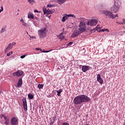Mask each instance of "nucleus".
<instances>
[{
	"mask_svg": "<svg viewBox=\"0 0 125 125\" xmlns=\"http://www.w3.org/2000/svg\"><path fill=\"white\" fill-rule=\"evenodd\" d=\"M90 98L85 95H80L76 97L74 100L73 103L75 105H79V104H82V103H84V102H88L90 101Z\"/></svg>",
	"mask_w": 125,
	"mask_h": 125,
	"instance_id": "obj_1",
	"label": "nucleus"
},
{
	"mask_svg": "<svg viewBox=\"0 0 125 125\" xmlns=\"http://www.w3.org/2000/svg\"><path fill=\"white\" fill-rule=\"evenodd\" d=\"M47 28L46 27L41 28L38 31V36L40 39H44L47 35Z\"/></svg>",
	"mask_w": 125,
	"mask_h": 125,
	"instance_id": "obj_2",
	"label": "nucleus"
},
{
	"mask_svg": "<svg viewBox=\"0 0 125 125\" xmlns=\"http://www.w3.org/2000/svg\"><path fill=\"white\" fill-rule=\"evenodd\" d=\"M79 28L78 30H79L81 33H83V32H85L86 30V26H85V22L84 21H81L79 24L78 25Z\"/></svg>",
	"mask_w": 125,
	"mask_h": 125,
	"instance_id": "obj_3",
	"label": "nucleus"
},
{
	"mask_svg": "<svg viewBox=\"0 0 125 125\" xmlns=\"http://www.w3.org/2000/svg\"><path fill=\"white\" fill-rule=\"evenodd\" d=\"M101 14H104V15L111 18V19H114V14L110 11L102 10L101 11Z\"/></svg>",
	"mask_w": 125,
	"mask_h": 125,
	"instance_id": "obj_4",
	"label": "nucleus"
},
{
	"mask_svg": "<svg viewBox=\"0 0 125 125\" xmlns=\"http://www.w3.org/2000/svg\"><path fill=\"white\" fill-rule=\"evenodd\" d=\"M119 10H120V7L116 6V5L113 4L110 8V11L113 13H117Z\"/></svg>",
	"mask_w": 125,
	"mask_h": 125,
	"instance_id": "obj_5",
	"label": "nucleus"
},
{
	"mask_svg": "<svg viewBox=\"0 0 125 125\" xmlns=\"http://www.w3.org/2000/svg\"><path fill=\"white\" fill-rule=\"evenodd\" d=\"M18 118L17 117H14L11 119V125H18Z\"/></svg>",
	"mask_w": 125,
	"mask_h": 125,
	"instance_id": "obj_6",
	"label": "nucleus"
},
{
	"mask_svg": "<svg viewBox=\"0 0 125 125\" xmlns=\"http://www.w3.org/2000/svg\"><path fill=\"white\" fill-rule=\"evenodd\" d=\"M98 21L96 20H91V21H89L87 22V25L88 26H94V25H96L98 23Z\"/></svg>",
	"mask_w": 125,
	"mask_h": 125,
	"instance_id": "obj_7",
	"label": "nucleus"
},
{
	"mask_svg": "<svg viewBox=\"0 0 125 125\" xmlns=\"http://www.w3.org/2000/svg\"><path fill=\"white\" fill-rule=\"evenodd\" d=\"M82 33L79 30V29L75 30L71 35V38H76L79 35H81Z\"/></svg>",
	"mask_w": 125,
	"mask_h": 125,
	"instance_id": "obj_8",
	"label": "nucleus"
},
{
	"mask_svg": "<svg viewBox=\"0 0 125 125\" xmlns=\"http://www.w3.org/2000/svg\"><path fill=\"white\" fill-rule=\"evenodd\" d=\"M23 75V71L21 70H18L13 73V76L14 77H21Z\"/></svg>",
	"mask_w": 125,
	"mask_h": 125,
	"instance_id": "obj_9",
	"label": "nucleus"
},
{
	"mask_svg": "<svg viewBox=\"0 0 125 125\" xmlns=\"http://www.w3.org/2000/svg\"><path fill=\"white\" fill-rule=\"evenodd\" d=\"M82 66V70L83 73H85L89 70V66L88 65H81Z\"/></svg>",
	"mask_w": 125,
	"mask_h": 125,
	"instance_id": "obj_10",
	"label": "nucleus"
},
{
	"mask_svg": "<svg viewBox=\"0 0 125 125\" xmlns=\"http://www.w3.org/2000/svg\"><path fill=\"white\" fill-rule=\"evenodd\" d=\"M97 82L100 83L101 84H102V83H103V79L101 78V75H100V74H98L97 76Z\"/></svg>",
	"mask_w": 125,
	"mask_h": 125,
	"instance_id": "obj_11",
	"label": "nucleus"
},
{
	"mask_svg": "<svg viewBox=\"0 0 125 125\" xmlns=\"http://www.w3.org/2000/svg\"><path fill=\"white\" fill-rule=\"evenodd\" d=\"M122 3V1L121 0H114V3L113 5L118 6V7H121V4Z\"/></svg>",
	"mask_w": 125,
	"mask_h": 125,
	"instance_id": "obj_12",
	"label": "nucleus"
},
{
	"mask_svg": "<svg viewBox=\"0 0 125 125\" xmlns=\"http://www.w3.org/2000/svg\"><path fill=\"white\" fill-rule=\"evenodd\" d=\"M68 18H69V16L68 15H63V16L62 17V22H65V21H66V20H68Z\"/></svg>",
	"mask_w": 125,
	"mask_h": 125,
	"instance_id": "obj_13",
	"label": "nucleus"
},
{
	"mask_svg": "<svg viewBox=\"0 0 125 125\" xmlns=\"http://www.w3.org/2000/svg\"><path fill=\"white\" fill-rule=\"evenodd\" d=\"M22 84H23V82L22 81V78H20L17 83L18 87H20V86H21Z\"/></svg>",
	"mask_w": 125,
	"mask_h": 125,
	"instance_id": "obj_14",
	"label": "nucleus"
},
{
	"mask_svg": "<svg viewBox=\"0 0 125 125\" xmlns=\"http://www.w3.org/2000/svg\"><path fill=\"white\" fill-rule=\"evenodd\" d=\"M13 47V45L12 44L10 43L7 47L5 49V53H6V52H7V51H8V50H10V49H11V48H12Z\"/></svg>",
	"mask_w": 125,
	"mask_h": 125,
	"instance_id": "obj_15",
	"label": "nucleus"
},
{
	"mask_svg": "<svg viewBox=\"0 0 125 125\" xmlns=\"http://www.w3.org/2000/svg\"><path fill=\"white\" fill-rule=\"evenodd\" d=\"M67 1V0H56V2L57 3H58L59 4H63L64 2H66Z\"/></svg>",
	"mask_w": 125,
	"mask_h": 125,
	"instance_id": "obj_16",
	"label": "nucleus"
},
{
	"mask_svg": "<svg viewBox=\"0 0 125 125\" xmlns=\"http://www.w3.org/2000/svg\"><path fill=\"white\" fill-rule=\"evenodd\" d=\"M54 11H55V10L54 9L50 10L49 9H48L47 10L46 14H47L48 15L49 14H52V13H53L54 12Z\"/></svg>",
	"mask_w": 125,
	"mask_h": 125,
	"instance_id": "obj_17",
	"label": "nucleus"
},
{
	"mask_svg": "<svg viewBox=\"0 0 125 125\" xmlns=\"http://www.w3.org/2000/svg\"><path fill=\"white\" fill-rule=\"evenodd\" d=\"M28 18L34 19V15L32 13H28Z\"/></svg>",
	"mask_w": 125,
	"mask_h": 125,
	"instance_id": "obj_18",
	"label": "nucleus"
},
{
	"mask_svg": "<svg viewBox=\"0 0 125 125\" xmlns=\"http://www.w3.org/2000/svg\"><path fill=\"white\" fill-rule=\"evenodd\" d=\"M62 91L63 90L62 89H60L59 90H57L56 92L57 93V95H58V96H60V94H61Z\"/></svg>",
	"mask_w": 125,
	"mask_h": 125,
	"instance_id": "obj_19",
	"label": "nucleus"
},
{
	"mask_svg": "<svg viewBox=\"0 0 125 125\" xmlns=\"http://www.w3.org/2000/svg\"><path fill=\"white\" fill-rule=\"evenodd\" d=\"M28 1L30 4H31V5L36 3V1L34 0H28Z\"/></svg>",
	"mask_w": 125,
	"mask_h": 125,
	"instance_id": "obj_20",
	"label": "nucleus"
},
{
	"mask_svg": "<svg viewBox=\"0 0 125 125\" xmlns=\"http://www.w3.org/2000/svg\"><path fill=\"white\" fill-rule=\"evenodd\" d=\"M28 99L32 100L34 98V95L31 93L28 94Z\"/></svg>",
	"mask_w": 125,
	"mask_h": 125,
	"instance_id": "obj_21",
	"label": "nucleus"
},
{
	"mask_svg": "<svg viewBox=\"0 0 125 125\" xmlns=\"http://www.w3.org/2000/svg\"><path fill=\"white\" fill-rule=\"evenodd\" d=\"M23 107L24 111H28V105H27V104H23Z\"/></svg>",
	"mask_w": 125,
	"mask_h": 125,
	"instance_id": "obj_22",
	"label": "nucleus"
},
{
	"mask_svg": "<svg viewBox=\"0 0 125 125\" xmlns=\"http://www.w3.org/2000/svg\"><path fill=\"white\" fill-rule=\"evenodd\" d=\"M43 84H39L38 85V87L39 89H42L43 88Z\"/></svg>",
	"mask_w": 125,
	"mask_h": 125,
	"instance_id": "obj_23",
	"label": "nucleus"
},
{
	"mask_svg": "<svg viewBox=\"0 0 125 125\" xmlns=\"http://www.w3.org/2000/svg\"><path fill=\"white\" fill-rule=\"evenodd\" d=\"M22 101L23 104H27V100L26 99V98H23Z\"/></svg>",
	"mask_w": 125,
	"mask_h": 125,
	"instance_id": "obj_24",
	"label": "nucleus"
},
{
	"mask_svg": "<svg viewBox=\"0 0 125 125\" xmlns=\"http://www.w3.org/2000/svg\"><path fill=\"white\" fill-rule=\"evenodd\" d=\"M6 31V27H4L1 28L0 33H4Z\"/></svg>",
	"mask_w": 125,
	"mask_h": 125,
	"instance_id": "obj_25",
	"label": "nucleus"
},
{
	"mask_svg": "<svg viewBox=\"0 0 125 125\" xmlns=\"http://www.w3.org/2000/svg\"><path fill=\"white\" fill-rule=\"evenodd\" d=\"M53 122H54L55 123L57 121V118L56 117V115H55L52 118Z\"/></svg>",
	"mask_w": 125,
	"mask_h": 125,
	"instance_id": "obj_26",
	"label": "nucleus"
},
{
	"mask_svg": "<svg viewBox=\"0 0 125 125\" xmlns=\"http://www.w3.org/2000/svg\"><path fill=\"white\" fill-rule=\"evenodd\" d=\"M54 6H55V5H52V4H51L50 3L48 4L47 5V7L51 8V7H54Z\"/></svg>",
	"mask_w": 125,
	"mask_h": 125,
	"instance_id": "obj_27",
	"label": "nucleus"
},
{
	"mask_svg": "<svg viewBox=\"0 0 125 125\" xmlns=\"http://www.w3.org/2000/svg\"><path fill=\"white\" fill-rule=\"evenodd\" d=\"M43 14H46L47 13V10H46V8H43L42 9Z\"/></svg>",
	"mask_w": 125,
	"mask_h": 125,
	"instance_id": "obj_28",
	"label": "nucleus"
},
{
	"mask_svg": "<svg viewBox=\"0 0 125 125\" xmlns=\"http://www.w3.org/2000/svg\"><path fill=\"white\" fill-rule=\"evenodd\" d=\"M59 39H64V37L62 34H60L59 36Z\"/></svg>",
	"mask_w": 125,
	"mask_h": 125,
	"instance_id": "obj_29",
	"label": "nucleus"
},
{
	"mask_svg": "<svg viewBox=\"0 0 125 125\" xmlns=\"http://www.w3.org/2000/svg\"><path fill=\"white\" fill-rule=\"evenodd\" d=\"M0 13H1V12H2V11H3V6L1 5L0 6Z\"/></svg>",
	"mask_w": 125,
	"mask_h": 125,
	"instance_id": "obj_30",
	"label": "nucleus"
},
{
	"mask_svg": "<svg viewBox=\"0 0 125 125\" xmlns=\"http://www.w3.org/2000/svg\"><path fill=\"white\" fill-rule=\"evenodd\" d=\"M93 31H94V32H95V31H97V28H93V29H91L90 30L91 33H92V32H93Z\"/></svg>",
	"mask_w": 125,
	"mask_h": 125,
	"instance_id": "obj_31",
	"label": "nucleus"
},
{
	"mask_svg": "<svg viewBox=\"0 0 125 125\" xmlns=\"http://www.w3.org/2000/svg\"><path fill=\"white\" fill-rule=\"evenodd\" d=\"M62 125H70V124L67 122H63L62 123Z\"/></svg>",
	"mask_w": 125,
	"mask_h": 125,
	"instance_id": "obj_32",
	"label": "nucleus"
},
{
	"mask_svg": "<svg viewBox=\"0 0 125 125\" xmlns=\"http://www.w3.org/2000/svg\"><path fill=\"white\" fill-rule=\"evenodd\" d=\"M4 124L5 125H9V121H5Z\"/></svg>",
	"mask_w": 125,
	"mask_h": 125,
	"instance_id": "obj_33",
	"label": "nucleus"
},
{
	"mask_svg": "<svg viewBox=\"0 0 125 125\" xmlns=\"http://www.w3.org/2000/svg\"><path fill=\"white\" fill-rule=\"evenodd\" d=\"M68 17H74V18H76V17H75V15L72 14L68 15Z\"/></svg>",
	"mask_w": 125,
	"mask_h": 125,
	"instance_id": "obj_34",
	"label": "nucleus"
},
{
	"mask_svg": "<svg viewBox=\"0 0 125 125\" xmlns=\"http://www.w3.org/2000/svg\"><path fill=\"white\" fill-rule=\"evenodd\" d=\"M4 119L5 120V121H9V118H7L6 116L4 117Z\"/></svg>",
	"mask_w": 125,
	"mask_h": 125,
	"instance_id": "obj_35",
	"label": "nucleus"
},
{
	"mask_svg": "<svg viewBox=\"0 0 125 125\" xmlns=\"http://www.w3.org/2000/svg\"><path fill=\"white\" fill-rule=\"evenodd\" d=\"M25 57H26V55H23L21 56V59H24V58H25Z\"/></svg>",
	"mask_w": 125,
	"mask_h": 125,
	"instance_id": "obj_36",
	"label": "nucleus"
},
{
	"mask_svg": "<svg viewBox=\"0 0 125 125\" xmlns=\"http://www.w3.org/2000/svg\"><path fill=\"white\" fill-rule=\"evenodd\" d=\"M119 15L118 14L116 15H114L113 14V17H114V19H115V18H116V17H118Z\"/></svg>",
	"mask_w": 125,
	"mask_h": 125,
	"instance_id": "obj_37",
	"label": "nucleus"
},
{
	"mask_svg": "<svg viewBox=\"0 0 125 125\" xmlns=\"http://www.w3.org/2000/svg\"><path fill=\"white\" fill-rule=\"evenodd\" d=\"M22 23L23 26H27V23H26V22H24V21H22Z\"/></svg>",
	"mask_w": 125,
	"mask_h": 125,
	"instance_id": "obj_38",
	"label": "nucleus"
},
{
	"mask_svg": "<svg viewBox=\"0 0 125 125\" xmlns=\"http://www.w3.org/2000/svg\"><path fill=\"white\" fill-rule=\"evenodd\" d=\"M72 44H73V42H69V43L67 44V45L70 46V45H72Z\"/></svg>",
	"mask_w": 125,
	"mask_h": 125,
	"instance_id": "obj_39",
	"label": "nucleus"
},
{
	"mask_svg": "<svg viewBox=\"0 0 125 125\" xmlns=\"http://www.w3.org/2000/svg\"><path fill=\"white\" fill-rule=\"evenodd\" d=\"M104 32H110V30H109L108 29L106 28V29H104Z\"/></svg>",
	"mask_w": 125,
	"mask_h": 125,
	"instance_id": "obj_40",
	"label": "nucleus"
},
{
	"mask_svg": "<svg viewBox=\"0 0 125 125\" xmlns=\"http://www.w3.org/2000/svg\"><path fill=\"white\" fill-rule=\"evenodd\" d=\"M99 32H105V29H101Z\"/></svg>",
	"mask_w": 125,
	"mask_h": 125,
	"instance_id": "obj_41",
	"label": "nucleus"
},
{
	"mask_svg": "<svg viewBox=\"0 0 125 125\" xmlns=\"http://www.w3.org/2000/svg\"><path fill=\"white\" fill-rule=\"evenodd\" d=\"M12 45H15L16 44V43L15 42H13L12 43H11Z\"/></svg>",
	"mask_w": 125,
	"mask_h": 125,
	"instance_id": "obj_42",
	"label": "nucleus"
},
{
	"mask_svg": "<svg viewBox=\"0 0 125 125\" xmlns=\"http://www.w3.org/2000/svg\"><path fill=\"white\" fill-rule=\"evenodd\" d=\"M6 55L7 56H10V55H11V54H10V52L7 53Z\"/></svg>",
	"mask_w": 125,
	"mask_h": 125,
	"instance_id": "obj_43",
	"label": "nucleus"
},
{
	"mask_svg": "<svg viewBox=\"0 0 125 125\" xmlns=\"http://www.w3.org/2000/svg\"><path fill=\"white\" fill-rule=\"evenodd\" d=\"M36 50H40L41 51H42V49L40 48H36Z\"/></svg>",
	"mask_w": 125,
	"mask_h": 125,
	"instance_id": "obj_44",
	"label": "nucleus"
},
{
	"mask_svg": "<svg viewBox=\"0 0 125 125\" xmlns=\"http://www.w3.org/2000/svg\"><path fill=\"white\" fill-rule=\"evenodd\" d=\"M55 122H51L50 123V125H53V124H54Z\"/></svg>",
	"mask_w": 125,
	"mask_h": 125,
	"instance_id": "obj_45",
	"label": "nucleus"
},
{
	"mask_svg": "<svg viewBox=\"0 0 125 125\" xmlns=\"http://www.w3.org/2000/svg\"><path fill=\"white\" fill-rule=\"evenodd\" d=\"M1 116H1V119H2V118H4V117H5V116L4 114H2Z\"/></svg>",
	"mask_w": 125,
	"mask_h": 125,
	"instance_id": "obj_46",
	"label": "nucleus"
},
{
	"mask_svg": "<svg viewBox=\"0 0 125 125\" xmlns=\"http://www.w3.org/2000/svg\"><path fill=\"white\" fill-rule=\"evenodd\" d=\"M43 52H44V53H47L49 52V51H43Z\"/></svg>",
	"mask_w": 125,
	"mask_h": 125,
	"instance_id": "obj_47",
	"label": "nucleus"
},
{
	"mask_svg": "<svg viewBox=\"0 0 125 125\" xmlns=\"http://www.w3.org/2000/svg\"><path fill=\"white\" fill-rule=\"evenodd\" d=\"M34 12H37V13H39V11H38V10H35L34 11Z\"/></svg>",
	"mask_w": 125,
	"mask_h": 125,
	"instance_id": "obj_48",
	"label": "nucleus"
},
{
	"mask_svg": "<svg viewBox=\"0 0 125 125\" xmlns=\"http://www.w3.org/2000/svg\"><path fill=\"white\" fill-rule=\"evenodd\" d=\"M122 23H123V24H125V19H123V22Z\"/></svg>",
	"mask_w": 125,
	"mask_h": 125,
	"instance_id": "obj_49",
	"label": "nucleus"
},
{
	"mask_svg": "<svg viewBox=\"0 0 125 125\" xmlns=\"http://www.w3.org/2000/svg\"><path fill=\"white\" fill-rule=\"evenodd\" d=\"M124 23L122 22H119V25H123Z\"/></svg>",
	"mask_w": 125,
	"mask_h": 125,
	"instance_id": "obj_50",
	"label": "nucleus"
},
{
	"mask_svg": "<svg viewBox=\"0 0 125 125\" xmlns=\"http://www.w3.org/2000/svg\"><path fill=\"white\" fill-rule=\"evenodd\" d=\"M21 22H22V23L24 22V20H23L22 18H21Z\"/></svg>",
	"mask_w": 125,
	"mask_h": 125,
	"instance_id": "obj_51",
	"label": "nucleus"
},
{
	"mask_svg": "<svg viewBox=\"0 0 125 125\" xmlns=\"http://www.w3.org/2000/svg\"><path fill=\"white\" fill-rule=\"evenodd\" d=\"M31 39H36V37L35 36H33L32 37H31Z\"/></svg>",
	"mask_w": 125,
	"mask_h": 125,
	"instance_id": "obj_52",
	"label": "nucleus"
},
{
	"mask_svg": "<svg viewBox=\"0 0 125 125\" xmlns=\"http://www.w3.org/2000/svg\"><path fill=\"white\" fill-rule=\"evenodd\" d=\"M10 54H11H11H13V52H12V51H11V52H10Z\"/></svg>",
	"mask_w": 125,
	"mask_h": 125,
	"instance_id": "obj_53",
	"label": "nucleus"
},
{
	"mask_svg": "<svg viewBox=\"0 0 125 125\" xmlns=\"http://www.w3.org/2000/svg\"><path fill=\"white\" fill-rule=\"evenodd\" d=\"M51 17V15H50V16H48V18L49 19H50V17Z\"/></svg>",
	"mask_w": 125,
	"mask_h": 125,
	"instance_id": "obj_54",
	"label": "nucleus"
},
{
	"mask_svg": "<svg viewBox=\"0 0 125 125\" xmlns=\"http://www.w3.org/2000/svg\"><path fill=\"white\" fill-rule=\"evenodd\" d=\"M52 49H50V50H49V52H50V51H52Z\"/></svg>",
	"mask_w": 125,
	"mask_h": 125,
	"instance_id": "obj_55",
	"label": "nucleus"
},
{
	"mask_svg": "<svg viewBox=\"0 0 125 125\" xmlns=\"http://www.w3.org/2000/svg\"><path fill=\"white\" fill-rule=\"evenodd\" d=\"M119 23H120V22H119V21H117V22H116V23H117V24H119Z\"/></svg>",
	"mask_w": 125,
	"mask_h": 125,
	"instance_id": "obj_56",
	"label": "nucleus"
},
{
	"mask_svg": "<svg viewBox=\"0 0 125 125\" xmlns=\"http://www.w3.org/2000/svg\"><path fill=\"white\" fill-rule=\"evenodd\" d=\"M96 28L97 29V28H98V25Z\"/></svg>",
	"mask_w": 125,
	"mask_h": 125,
	"instance_id": "obj_57",
	"label": "nucleus"
},
{
	"mask_svg": "<svg viewBox=\"0 0 125 125\" xmlns=\"http://www.w3.org/2000/svg\"><path fill=\"white\" fill-rule=\"evenodd\" d=\"M0 93H1V91L0 90Z\"/></svg>",
	"mask_w": 125,
	"mask_h": 125,
	"instance_id": "obj_58",
	"label": "nucleus"
},
{
	"mask_svg": "<svg viewBox=\"0 0 125 125\" xmlns=\"http://www.w3.org/2000/svg\"><path fill=\"white\" fill-rule=\"evenodd\" d=\"M18 11H20V10L19 9L18 10Z\"/></svg>",
	"mask_w": 125,
	"mask_h": 125,
	"instance_id": "obj_59",
	"label": "nucleus"
},
{
	"mask_svg": "<svg viewBox=\"0 0 125 125\" xmlns=\"http://www.w3.org/2000/svg\"><path fill=\"white\" fill-rule=\"evenodd\" d=\"M124 33H125V31H124Z\"/></svg>",
	"mask_w": 125,
	"mask_h": 125,
	"instance_id": "obj_60",
	"label": "nucleus"
},
{
	"mask_svg": "<svg viewBox=\"0 0 125 125\" xmlns=\"http://www.w3.org/2000/svg\"><path fill=\"white\" fill-rule=\"evenodd\" d=\"M19 14V13H18V14H17V15H18Z\"/></svg>",
	"mask_w": 125,
	"mask_h": 125,
	"instance_id": "obj_61",
	"label": "nucleus"
},
{
	"mask_svg": "<svg viewBox=\"0 0 125 125\" xmlns=\"http://www.w3.org/2000/svg\"><path fill=\"white\" fill-rule=\"evenodd\" d=\"M83 50H84V48H83Z\"/></svg>",
	"mask_w": 125,
	"mask_h": 125,
	"instance_id": "obj_62",
	"label": "nucleus"
}]
</instances>
